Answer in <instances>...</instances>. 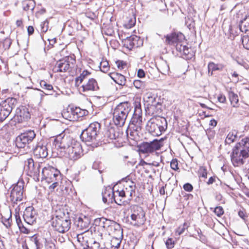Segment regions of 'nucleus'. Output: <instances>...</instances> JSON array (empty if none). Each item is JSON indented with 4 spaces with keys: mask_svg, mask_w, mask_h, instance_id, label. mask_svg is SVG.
<instances>
[{
    "mask_svg": "<svg viewBox=\"0 0 249 249\" xmlns=\"http://www.w3.org/2000/svg\"><path fill=\"white\" fill-rule=\"evenodd\" d=\"M54 143L57 147V153L60 157L75 160L83 155L80 143L70 136H65L63 133L56 137Z\"/></svg>",
    "mask_w": 249,
    "mask_h": 249,
    "instance_id": "obj_1",
    "label": "nucleus"
},
{
    "mask_svg": "<svg viewBox=\"0 0 249 249\" xmlns=\"http://www.w3.org/2000/svg\"><path fill=\"white\" fill-rule=\"evenodd\" d=\"M131 110V104L128 102L118 104L114 108L113 113V121L115 125L119 126H123Z\"/></svg>",
    "mask_w": 249,
    "mask_h": 249,
    "instance_id": "obj_2",
    "label": "nucleus"
},
{
    "mask_svg": "<svg viewBox=\"0 0 249 249\" xmlns=\"http://www.w3.org/2000/svg\"><path fill=\"white\" fill-rule=\"evenodd\" d=\"M167 127L166 120L163 117L151 118L147 122L146 129L154 136H159L165 131Z\"/></svg>",
    "mask_w": 249,
    "mask_h": 249,
    "instance_id": "obj_3",
    "label": "nucleus"
},
{
    "mask_svg": "<svg viewBox=\"0 0 249 249\" xmlns=\"http://www.w3.org/2000/svg\"><path fill=\"white\" fill-rule=\"evenodd\" d=\"M100 124L98 122L90 124L83 130L81 134V138L86 142H93L96 140L100 129Z\"/></svg>",
    "mask_w": 249,
    "mask_h": 249,
    "instance_id": "obj_4",
    "label": "nucleus"
},
{
    "mask_svg": "<svg viewBox=\"0 0 249 249\" xmlns=\"http://www.w3.org/2000/svg\"><path fill=\"white\" fill-rule=\"evenodd\" d=\"M128 211L131 213L130 217L134 225L143 224L145 221V213L143 209L137 205L130 206Z\"/></svg>",
    "mask_w": 249,
    "mask_h": 249,
    "instance_id": "obj_5",
    "label": "nucleus"
},
{
    "mask_svg": "<svg viewBox=\"0 0 249 249\" xmlns=\"http://www.w3.org/2000/svg\"><path fill=\"white\" fill-rule=\"evenodd\" d=\"M36 137L33 130H28L18 136L16 140V145L19 148L27 147L30 149V143Z\"/></svg>",
    "mask_w": 249,
    "mask_h": 249,
    "instance_id": "obj_6",
    "label": "nucleus"
},
{
    "mask_svg": "<svg viewBox=\"0 0 249 249\" xmlns=\"http://www.w3.org/2000/svg\"><path fill=\"white\" fill-rule=\"evenodd\" d=\"M71 220L56 215L52 219V225L54 230L60 233L68 231L71 228Z\"/></svg>",
    "mask_w": 249,
    "mask_h": 249,
    "instance_id": "obj_7",
    "label": "nucleus"
},
{
    "mask_svg": "<svg viewBox=\"0 0 249 249\" xmlns=\"http://www.w3.org/2000/svg\"><path fill=\"white\" fill-rule=\"evenodd\" d=\"M15 102V99L8 98L0 104V123L2 122L9 115Z\"/></svg>",
    "mask_w": 249,
    "mask_h": 249,
    "instance_id": "obj_8",
    "label": "nucleus"
},
{
    "mask_svg": "<svg viewBox=\"0 0 249 249\" xmlns=\"http://www.w3.org/2000/svg\"><path fill=\"white\" fill-rule=\"evenodd\" d=\"M75 59L72 57H67L58 61L53 69L54 72H65L70 71L74 66Z\"/></svg>",
    "mask_w": 249,
    "mask_h": 249,
    "instance_id": "obj_9",
    "label": "nucleus"
},
{
    "mask_svg": "<svg viewBox=\"0 0 249 249\" xmlns=\"http://www.w3.org/2000/svg\"><path fill=\"white\" fill-rule=\"evenodd\" d=\"M11 190L10 199L13 203H17L23 198L24 182L19 180L16 184H14Z\"/></svg>",
    "mask_w": 249,
    "mask_h": 249,
    "instance_id": "obj_10",
    "label": "nucleus"
},
{
    "mask_svg": "<svg viewBox=\"0 0 249 249\" xmlns=\"http://www.w3.org/2000/svg\"><path fill=\"white\" fill-rule=\"evenodd\" d=\"M162 146V139L160 140L155 139L149 142H142L140 145V151L143 154L152 153L160 149Z\"/></svg>",
    "mask_w": 249,
    "mask_h": 249,
    "instance_id": "obj_11",
    "label": "nucleus"
},
{
    "mask_svg": "<svg viewBox=\"0 0 249 249\" xmlns=\"http://www.w3.org/2000/svg\"><path fill=\"white\" fill-rule=\"evenodd\" d=\"M143 100L146 103V108L150 113L154 114L161 112V104L156 101L155 97L150 96L149 94H146L144 97Z\"/></svg>",
    "mask_w": 249,
    "mask_h": 249,
    "instance_id": "obj_12",
    "label": "nucleus"
},
{
    "mask_svg": "<svg viewBox=\"0 0 249 249\" xmlns=\"http://www.w3.org/2000/svg\"><path fill=\"white\" fill-rule=\"evenodd\" d=\"M88 111L86 109H82L78 107L70 108L66 112H64V115L68 117L69 120L76 121L79 118L86 116Z\"/></svg>",
    "mask_w": 249,
    "mask_h": 249,
    "instance_id": "obj_13",
    "label": "nucleus"
},
{
    "mask_svg": "<svg viewBox=\"0 0 249 249\" xmlns=\"http://www.w3.org/2000/svg\"><path fill=\"white\" fill-rule=\"evenodd\" d=\"M116 197L113 189L110 187L106 188L102 192V199L104 203H112L115 202L117 204L121 205V200L120 199L118 201V198H116Z\"/></svg>",
    "mask_w": 249,
    "mask_h": 249,
    "instance_id": "obj_14",
    "label": "nucleus"
},
{
    "mask_svg": "<svg viewBox=\"0 0 249 249\" xmlns=\"http://www.w3.org/2000/svg\"><path fill=\"white\" fill-rule=\"evenodd\" d=\"M247 158V156L243 155L242 152L235 146L233 149L231 155V160L234 166H239L244 163V160Z\"/></svg>",
    "mask_w": 249,
    "mask_h": 249,
    "instance_id": "obj_15",
    "label": "nucleus"
},
{
    "mask_svg": "<svg viewBox=\"0 0 249 249\" xmlns=\"http://www.w3.org/2000/svg\"><path fill=\"white\" fill-rule=\"evenodd\" d=\"M37 213L32 206L27 207L24 211L23 217L24 221L29 225L33 224L36 221Z\"/></svg>",
    "mask_w": 249,
    "mask_h": 249,
    "instance_id": "obj_16",
    "label": "nucleus"
},
{
    "mask_svg": "<svg viewBox=\"0 0 249 249\" xmlns=\"http://www.w3.org/2000/svg\"><path fill=\"white\" fill-rule=\"evenodd\" d=\"M90 223L89 217L84 215H81L76 218L74 221V225L77 230L80 231H88Z\"/></svg>",
    "mask_w": 249,
    "mask_h": 249,
    "instance_id": "obj_17",
    "label": "nucleus"
},
{
    "mask_svg": "<svg viewBox=\"0 0 249 249\" xmlns=\"http://www.w3.org/2000/svg\"><path fill=\"white\" fill-rule=\"evenodd\" d=\"M30 118V114L26 107L21 106L17 108L14 118L18 123L26 121Z\"/></svg>",
    "mask_w": 249,
    "mask_h": 249,
    "instance_id": "obj_18",
    "label": "nucleus"
},
{
    "mask_svg": "<svg viewBox=\"0 0 249 249\" xmlns=\"http://www.w3.org/2000/svg\"><path fill=\"white\" fill-rule=\"evenodd\" d=\"M166 38L165 43L167 44L172 45L178 43H181V40L184 39V36L181 33H172L165 36Z\"/></svg>",
    "mask_w": 249,
    "mask_h": 249,
    "instance_id": "obj_19",
    "label": "nucleus"
},
{
    "mask_svg": "<svg viewBox=\"0 0 249 249\" xmlns=\"http://www.w3.org/2000/svg\"><path fill=\"white\" fill-rule=\"evenodd\" d=\"M235 146L243 153L244 156L249 157V138L242 139L240 142L237 143Z\"/></svg>",
    "mask_w": 249,
    "mask_h": 249,
    "instance_id": "obj_20",
    "label": "nucleus"
},
{
    "mask_svg": "<svg viewBox=\"0 0 249 249\" xmlns=\"http://www.w3.org/2000/svg\"><path fill=\"white\" fill-rule=\"evenodd\" d=\"M59 172L56 171L54 173L50 167H44L42 170L43 178L45 179L50 178L52 182L57 180V178L59 176Z\"/></svg>",
    "mask_w": 249,
    "mask_h": 249,
    "instance_id": "obj_21",
    "label": "nucleus"
},
{
    "mask_svg": "<svg viewBox=\"0 0 249 249\" xmlns=\"http://www.w3.org/2000/svg\"><path fill=\"white\" fill-rule=\"evenodd\" d=\"M34 154L37 158H46L48 154L46 146L39 143L34 149Z\"/></svg>",
    "mask_w": 249,
    "mask_h": 249,
    "instance_id": "obj_22",
    "label": "nucleus"
},
{
    "mask_svg": "<svg viewBox=\"0 0 249 249\" xmlns=\"http://www.w3.org/2000/svg\"><path fill=\"white\" fill-rule=\"evenodd\" d=\"M82 91L84 92L94 91L99 89L97 81L93 78L89 79L88 81L82 85Z\"/></svg>",
    "mask_w": 249,
    "mask_h": 249,
    "instance_id": "obj_23",
    "label": "nucleus"
},
{
    "mask_svg": "<svg viewBox=\"0 0 249 249\" xmlns=\"http://www.w3.org/2000/svg\"><path fill=\"white\" fill-rule=\"evenodd\" d=\"M100 225L105 229L107 232L112 231V228L114 227L116 222L107 219L105 218H101L100 219Z\"/></svg>",
    "mask_w": 249,
    "mask_h": 249,
    "instance_id": "obj_24",
    "label": "nucleus"
},
{
    "mask_svg": "<svg viewBox=\"0 0 249 249\" xmlns=\"http://www.w3.org/2000/svg\"><path fill=\"white\" fill-rule=\"evenodd\" d=\"M176 49L180 53L181 55H184L187 59L191 57L192 56V54H190L191 49L183 43H178L176 45Z\"/></svg>",
    "mask_w": 249,
    "mask_h": 249,
    "instance_id": "obj_25",
    "label": "nucleus"
},
{
    "mask_svg": "<svg viewBox=\"0 0 249 249\" xmlns=\"http://www.w3.org/2000/svg\"><path fill=\"white\" fill-rule=\"evenodd\" d=\"M40 85L41 87L46 91V92L41 91L43 94H44L45 95H53L54 92H56L51 84H48L44 80L40 81Z\"/></svg>",
    "mask_w": 249,
    "mask_h": 249,
    "instance_id": "obj_26",
    "label": "nucleus"
},
{
    "mask_svg": "<svg viewBox=\"0 0 249 249\" xmlns=\"http://www.w3.org/2000/svg\"><path fill=\"white\" fill-rule=\"evenodd\" d=\"M110 77L116 83L121 86H124L126 83V78L123 75L118 73H112Z\"/></svg>",
    "mask_w": 249,
    "mask_h": 249,
    "instance_id": "obj_27",
    "label": "nucleus"
},
{
    "mask_svg": "<svg viewBox=\"0 0 249 249\" xmlns=\"http://www.w3.org/2000/svg\"><path fill=\"white\" fill-rule=\"evenodd\" d=\"M224 65L222 64H216L213 62H210L208 65V72L212 75L213 71H222L224 69Z\"/></svg>",
    "mask_w": 249,
    "mask_h": 249,
    "instance_id": "obj_28",
    "label": "nucleus"
},
{
    "mask_svg": "<svg viewBox=\"0 0 249 249\" xmlns=\"http://www.w3.org/2000/svg\"><path fill=\"white\" fill-rule=\"evenodd\" d=\"M239 27L240 31L242 32L247 33L249 32V18L248 16L240 21Z\"/></svg>",
    "mask_w": 249,
    "mask_h": 249,
    "instance_id": "obj_29",
    "label": "nucleus"
},
{
    "mask_svg": "<svg viewBox=\"0 0 249 249\" xmlns=\"http://www.w3.org/2000/svg\"><path fill=\"white\" fill-rule=\"evenodd\" d=\"M112 230H116L115 232L112 233V232H111V235H112L113 238L122 239L123 237V230L120 225L119 224L116 223L114 227L112 228Z\"/></svg>",
    "mask_w": 249,
    "mask_h": 249,
    "instance_id": "obj_30",
    "label": "nucleus"
},
{
    "mask_svg": "<svg viewBox=\"0 0 249 249\" xmlns=\"http://www.w3.org/2000/svg\"><path fill=\"white\" fill-rule=\"evenodd\" d=\"M36 3L34 0H26L22 2L23 9L26 11L31 10L33 12Z\"/></svg>",
    "mask_w": 249,
    "mask_h": 249,
    "instance_id": "obj_31",
    "label": "nucleus"
},
{
    "mask_svg": "<svg viewBox=\"0 0 249 249\" xmlns=\"http://www.w3.org/2000/svg\"><path fill=\"white\" fill-rule=\"evenodd\" d=\"M125 192V196H126L130 197L129 199H131L133 195L135 194V185L133 182H131V184L129 185L128 187H126L124 189Z\"/></svg>",
    "mask_w": 249,
    "mask_h": 249,
    "instance_id": "obj_32",
    "label": "nucleus"
},
{
    "mask_svg": "<svg viewBox=\"0 0 249 249\" xmlns=\"http://www.w3.org/2000/svg\"><path fill=\"white\" fill-rule=\"evenodd\" d=\"M237 132L235 130L230 131L225 139V143L230 144L234 142L237 138Z\"/></svg>",
    "mask_w": 249,
    "mask_h": 249,
    "instance_id": "obj_33",
    "label": "nucleus"
},
{
    "mask_svg": "<svg viewBox=\"0 0 249 249\" xmlns=\"http://www.w3.org/2000/svg\"><path fill=\"white\" fill-rule=\"evenodd\" d=\"M90 72H89L88 71H84L79 76L75 78V86L76 87L79 86V85L82 83L83 80L87 77V76H88Z\"/></svg>",
    "mask_w": 249,
    "mask_h": 249,
    "instance_id": "obj_34",
    "label": "nucleus"
},
{
    "mask_svg": "<svg viewBox=\"0 0 249 249\" xmlns=\"http://www.w3.org/2000/svg\"><path fill=\"white\" fill-rule=\"evenodd\" d=\"M229 96L231 103L232 107H238L239 101L238 95L233 91H230L229 92Z\"/></svg>",
    "mask_w": 249,
    "mask_h": 249,
    "instance_id": "obj_35",
    "label": "nucleus"
},
{
    "mask_svg": "<svg viewBox=\"0 0 249 249\" xmlns=\"http://www.w3.org/2000/svg\"><path fill=\"white\" fill-rule=\"evenodd\" d=\"M139 38L137 36H133L127 37L125 40V43H128L129 47L127 46V48L129 49H131V48L134 47H138V45L136 43V41H138Z\"/></svg>",
    "mask_w": 249,
    "mask_h": 249,
    "instance_id": "obj_36",
    "label": "nucleus"
},
{
    "mask_svg": "<svg viewBox=\"0 0 249 249\" xmlns=\"http://www.w3.org/2000/svg\"><path fill=\"white\" fill-rule=\"evenodd\" d=\"M100 247V243L93 239L90 240L87 245V248L89 249H102Z\"/></svg>",
    "mask_w": 249,
    "mask_h": 249,
    "instance_id": "obj_37",
    "label": "nucleus"
},
{
    "mask_svg": "<svg viewBox=\"0 0 249 249\" xmlns=\"http://www.w3.org/2000/svg\"><path fill=\"white\" fill-rule=\"evenodd\" d=\"M135 115L140 116L142 115V109L140 101H135L134 103V111Z\"/></svg>",
    "mask_w": 249,
    "mask_h": 249,
    "instance_id": "obj_38",
    "label": "nucleus"
},
{
    "mask_svg": "<svg viewBox=\"0 0 249 249\" xmlns=\"http://www.w3.org/2000/svg\"><path fill=\"white\" fill-rule=\"evenodd\" d=\"M132 124H134L137 126H140L142 123V115L140 116H137L133 114V116L131 119Z\"/></svg>",
    "mask_w": 249,
    "mask_h": 249,
    "instance_id": "obj_39",
    "label": "nucleus"
},
{
    "mask_svg": "<svg viewBox=\"0 0 249 249\" xmlns=\"http://www.w3.org/2000/svg\"><path fill=\"white\" fill-rule=\"evenodd\" d=\"M40 167V165L39 163H36V166L34 167L33 171H31L29 174H30V176H34L35 177L38 178L39 175V168ZM38 179V178H37Z\"/></svg>",
    "mask_w": 249,
    "mask_h": 249,
    "instance_id": "obj_40",
    "label": "nucleus"
},
{
    "mask_svg": "<svg viewBox=\"0 0 249 249\" xmlns=\"http://www.w3.org/2000/svg\"><path fill=\"white\" fill-rule=\"evenodd\" d=\"M190 226V223L188 222H185L183 224L178 228L177 232L179 235L183 233L184 231L188 229Z\"/></svg>",
    "mask_w": 249,
    "mask_h": 249,
    "instance_id": "obj_41",
    "label": "nucleus"
},
{
    "mask_svg": "<svg viewBox=\"0 0 249 249\" xmlns=\"http://www.w3.org/2000/svg\"><path fill=\"white\" fill-rule=\"evenodd\" d=\"M77 240L83 246H84V249L86 248V247H87V245H88L89 242V241H88L85 239L82 234H78L77 235Z\"/></svg>",
    "mask_w": 249,
    "mask_h": 249,
    "instance_id": "obj_42",
    "label": "nucleus"
},
{
    "mask_svg": "<svg viewBox=\"0 0 249 249\" xmlns=\"http://www.w3.org/2000/svg\"><path fill=\"white\" fill-rule=\"evenodd\" d=\"M133 85L138 89H143L145 87V83L140 80H135L133 82Z\"/></svg>",
    "mask_w": 249,
    "mask_h": 249,
    "instance_id": "obj_43",
    "label": "nucleus"
},
{
    "mask_svg": "<svg viewBox=\"0 0 249 249\" xmlns=\"http://www.w3.org/2000/svg\"><path fill=\"white\" fill-rule=\"evenodd\" d=\"M122 239H118L116 238H113L111 240L110 244L112 247H114L115 248H118L120 247Z\"/></svg>",
    "mask_w": 249,
    "mask_h": 249,
    "instance_id": "obj_44",
    "label": "nucleus"
},
{
    "mask_svg": "<svg viewBox=\"0 0 249 249\" xmlns=\"http://www.w3.org/2000/svg\"><path fill=\"white\" fill-rule=\"evenodd\" d=\"M26 166L27 167L28 173H29L31 171H33L34 167L36 166V163H34V160L32 159H29L27 160Z\"/></svg>",
    "mask_w": 249,
    "mask_h": 249,
    "instance_id": "obj_45",
    "label": "nucleus"
},
{
    "mask_svg": "<svg viewBox=\"0 0 249 249\" xmlns=\"http://www.w3.org/2000/svg\"><path fill=\"white\" fill-rule=\"evenodd\" d=\"M109 135L108 137L110 139L113 140V139H117L119 136V133L118 132H116L114 129H110L109 130Z\"/></svg>",
    "mask_w": 249,
    "mask_h": 249,
    "instance_id": "obj_46",
    "label": "nucleus"
},
{
    "mask_svg": "<svg viewBox=\"0 0 249 249\" xmlns=\"http://www.w3.org/2000/svg\"><path fill=\"white\" fill-rule=\"evenodd\" d=\"M45 249H55V244L51 240H45Z\"/></svg>",
    "mask_w": 249,
    "mask_h": 249,
    "instance_id": "obj_47",
    "label": "nucleus"
},
{
    "mask_svg": "<svg viewBox=\"0 0 249 249\" xmlns=\"http://www.w3.org/2000/svg\"><path fill=\"white\" fill-rule=\"evenodd\" d=\"M242 44L245 49L249 50V36H243Z\"/></svg>",
    "mask_w": 249,
    "mask_h": 249,
    "instance_id": "obj_48",
    "label": "nucleus"
},
{
    "mask_svg": "<svg viewBox=\"0 0 249 249\" xmlns=\"http://www.w3.org/2000/svg\"><path fill=\"white\" fill-rule=\"evenodd\" d=\"M109 69L108 63L107 61L101 62L100 63V69L104 72H107Z\"/></svg>",
    "mask_w": 249,
    "mask_h": 249,
    "instance_id": "obj_49",
    "label": "nucleus"
},
{
    "mask_svg": "<svg viewBox=\"0 0 249 249\" xmlns=\"http://www.w3.org/2000/svg\"><path fill=\"white\" fill-rule=\"evenodd\" d=\"M10 217L11 216L8 218H2L1 222L7 228L10 227L11 225L12 220Z\"/></svg>",
    "mask_w": 249,
    "mask_h": 249,
    "instance_id": "obj_50",
    "label": "nucleus"
},
{
    "mask_svg": "<svg viewBox=\"0 0 249 249\" xmlns=\"http://www.w3.org/2000/svg\"><path fill=\"white\" fill-rule=\"evenodd\" d=\"M165 245L168 249H171L174 246V241L172 238H169L166 240Z\"/></svg>",
    "mask_w": 249,
    "mask_h": 249,
    "instance_id": "obj_51",
    "label": "nucleus"
},
{
    "mask_svg": "<svg viewBox=\"0 0 249 249\" xmlns=\"http://www.w3.org/2000/svg\"><path fill=\"white\" fill-rule=\"evenodd\" d=\"M49 21L48 20H46L41 24V31L44 33H46L48 29Z\"/></svg>",
    "mask_w": 249,
    "mask_h": 249,
    "instance_id": "obj_52",
    "label": "nucleus"
},
{
    "mask_svg": "<svg viewBox=\"0 0 249 249\" xmlns=\"http://www.w3.org/2000/svg\"><path fill=\"white\" fill-rule=\"evenodd\" d=\"M215 214L220 217L224 213V210L222 207H216L214 210Z\"/></svg>",
    "mask_w": 249,
    "mask_h": 249,
    "instance_id": "obj_53",
    "label": "nucleus"
},
{
    "mask_svg": "<svg viewBox=\"0 0 249 249\" xmlns=\"http://www.w3.org/2000/svg\"><path fill=\"white\" fill-rule=\"evenodd\" d=\"M15 218H16V222L17 223V225H18L19 229H21V226H23V224H22V223L21 222V220L20 219L19 213H16L15 214Z\"/></svg>",
    "mask_w": 249,
    "mask_h": 249,
    "instance_id": "obj_54",
    "label": "nucleus"
},
{
    "mask_svg": "<svg viewBox=\"0 0 249 249\" xmlns=\"http://www.w3.org/2000/svg\"><path fill=\"white\" fill-rule=\"evenodd\" d=\"M171 168L174 170H177L178 169V163L177 160L176 159L173 160L170 163Z\"/></svg>",
    "mask_w": 249,
    "mask_h": 249,
    "instance_id": "obj_55",
    "label": "nucleus"
},
{
    "mask_svg": "<svg viewBox=\"0 0 249 249\" xmlns=\"http://www.w3.org/2000/svg\"><path fill=\"white\" fill-rule=\"evenodd\" d=\"M200 176L202 178H206L207 175V170L203 167H201L199 169Z\"/></svg>",
    "mask_w": 249,
    "mask_h": 249,
    "instance_id": "obj_56",
    "label": "nucleus"
},
{
    "mask_svg": "<svg viewBox=\"0 0 249 249\" xmlns=\"http://www.w3.org/2000/svg\"><path fill=\"white\" fill-rule=\"evenodd\" d=\"M183 188L186 191L191 192L193 190V187L191 184L186 183L183 185Z\"/></svg>",
    "mask_w": 249,
    "mask_h": 249,
    "instance_id": "obj_57",
    "label": "nucleus"
},
{
    "mask_svg": "<svg viewBox=\"0 0 249 249\" xmlns=\"http://www.w3.org/2000/svg\"><path fill=\"white\" fill-rule=\"evenodd\" d=\"M238 215L244 220H245L247 217L246 213L243 210H240L238 212Z\"/></svg>",
    "mask_w": 249,
    "mask_h": 249,
    "instance_id": "obj_58",
    "label": "nucleus"
},
{
    "mask_svg": "<svg viewBox=\"0 0 249 249\" xmlns=\"http://www.w3.org/2000/svg\"><path fill=\"white\" fill-rule=\"evenodd\" d=\"M218 101L221 103H224L226 101V98L225 96L223 94H220L217 97Z\"/></svg>",
    "mask_w": 249,
    "mask_h": 249,
    "instance_id": "obj_59",
    "label": "nucleus"
},
{
    "mask_svg": "<svg viewBox=\"0 0 249 249\" xmlns=\"http://www.w3.org/2000/svg\"><path fill=\"white\" fill-rule=\"evenodd\" d=\"M117 67L120 69H124V66L125 65V63L122 61H118L116 62Z\"/></svg>",
    "mask_w": 249,
    "mask_h": 249,
    "instance_id": "obj_60",
    "label": "nucleus"
},
{
    "mask_svg": "<svg viewBox=\"0 0 249 249\" xmlns=\"http://www.w3.org/2000/svg\"><path fill=\"white\" fill-rule=\"evenodd\" d=\"M137 75L140 78L144 77L145 76V72L142 69H139L138 71Z\"/></svg>",
    "mask_w": 249,
    "mask_h": 249,
    "instance_id": "obj_61",
    "label": "nucleus"
},
{
    "mask_svg": "<svg viewBox=\"0 0 249 249\" xmlns=\"http://www.w3.org/2000/svg\"><path fill=\"white\" fill-rule=\"evenodd\" d=\"M216 178L214 176L211 177V178H209L208 181L207 182V184L208 185L212 184L213 183H214L215 181Z\"/></svg>",
    "mask_w": 249,
    "mask_h": 249,
    "instance_id": "obj_62",
    "label": "nucleus"
},
{
    "mask_svg": "<svg viewBox=\"0 0 249 249\" xmlns=\"http://www.w3.org/2000/svg\"><path fill=\"white\" fill-rule=\"evenodd\" d=\"M116 194L118 195L119 197H125V192H124V189L121 191L118 190L117 191H116Z\"/></svg>",
    "mask_w": 249,
    "mask_h": 249,
    "instance_id": "obj_63",
    "label": "nucleus"
},
{
    "mask_svg": "<svg viewBox=\"0 0 249 249\" xmlns=\"http://www.w3.org/2000/svg\"><path fill=\"white\" fill-rule=\"evenodd\" d=\"M27 31L29 35H31L34 33V28L32 26H29L28 27Z\"/></svg>",
    "mask_w": 249,
    "mask_h": 249,
    "instance_id": "obj_64",
    "label": "nucleus"
}]
</instances>
